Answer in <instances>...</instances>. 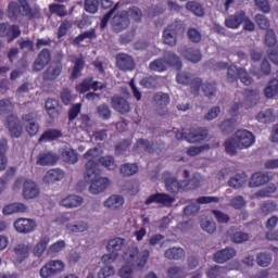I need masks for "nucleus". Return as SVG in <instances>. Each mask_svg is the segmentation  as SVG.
<instances>
[{
  "label": "nucleus",
  "instance_id": "obj_1",
  "mask_svg": "<svg viewBox=\"0 0 278 278\" xmlns=\"http://www.w3.org/2000/svg\"><path fill=\"white\" fill-rule=\"evenodd\" d=\"M150 252L149 250L138 251V248H130L124 254L123 261L125 265L118 270V276L122 278H131L134 277V268H144L147 260H149Z\"/></svg>",
  "mask_w": 278,
  "mask_h": 278
},
{
  "label": "nucleus",
  "instance_id": "obj_2",
  "mask_svg": "<svg viewBox=\"0 0 278 278\" xmlns=\"http://www.w3.org/2000/svg\"><path fill=\"white\" fill-rule=\"evenodd\" d=\"M254 143L255 135L247 129H240L235 134L233 138L225 142V149L229 155H236L238 149H249Z\"/></svg>",
  "mask_w": 278,
  "mask_h": 278
},
{
  "label": "nucleus",
  "instance_id": "obj_3",
  "mask_svg": "<svg viewBox=\"0 0 278 278\" xmlns=\"http://www.w3.org/2000/svg\"><path fill=\"white\" fill-rule=\"evenodd\" d=\"M204 179L200 174H194L189 184L186 180L177 181V179L170 174H165V188L168 192H179L180 190H194V188H199L202 186Z\"/></svg>",
  "mask_w": 278,
  "mask_h": 278
},
{
  "label": "nucleus",
  "instance_id": "obj_4",
  "mask_svg": "<svg viewBox=\"0 0 278 278\" xmlns=\"http://www.w3.org/2000/svg\"><path fill=\"white\" fill-rule=\"evenodd\" d=\"M85 181L90 184L89 192H91V194H101V192L108 190L112 184L110 179L101 177L99 170L92 172V169L85 172Z\"/></svg>",
  "mask_w": 278,
  "mask_h": 278
},
{
  "label": "nucleus",
  "instance_id": "obj_5",
  "mask_svg": "<svg viewBox=\"0 0 278 278\" xmlns=\"http://www.w3.org/2000/svg\"><path fill=\"white\" fill-rule=\"evenodd\" d=\"M168 66H173L174 68H181V60L177 54L173 52H167L164 54V59H159L150 63V70L155 71L156 73H164L168 68Z\"/></svg>",
  "mask_w": 278,
  "mask_h": 278
},
{
  "label": "nucleus",
  "instance_id": "obj_6",
  "mask_svg": "<svg viewBox=\"0 0 278 278\" xmlns=\"http://www.w3.org/2000/svg\"><path fill=\"white\" fill-rule=\"evenodd\" d=\"M140 16H142V11L138 8H132L128 12L115 15L112 21L113 28L115 31H123V29L129 27V17L134 18V21H140Z\"/></svg>",
  "mask_w": 278,
  "mask_h": 278
},
{
  "label": "nucleus",
  "instance_id": "obj_7",
  "mask_svg": "<svg viewBox=\"0 0 278 278\" xmlns=\"http://www.w3.org/2000/svg\"><path fill=\"white\" fill-rule=\"evenodd\" d=\"M125 244V240L122 238H115L109 241L106 245V251L109 254H104L101 258L103 264H114L116 260H118L119 254L118 251L123 249V245Z\"/></svg>",
  "mask_w": 278,
  "mask_h": 278
},
{
  "label": "nucleus",
  "instance_id": "obj_8",
  "mask_svg": "<svg viewBox=\"0 0 278 278\" xmlns=\"http://www.w3.org/2000/svg\"><path fill=\"white\" fill-rule=\"evenodd\" d=\"M59 225H64L65 229L71 233H84L88 231V222L79 220L76 223H71V215L64 214L56 218Z\"/></svg>",
  "mask_w": 278,
  "mask_h": 278
},
{
  "label": "nucleus",
  "instance_id": "obj_9",
  "mask_svg": "<svg viewBox=\"0 0 278 278\" xmlns=\"http://www.w3.org/2000/svg\"><path fill=\"white\" fill-rule=\"evenodd\" d=\"M66 264L62 260H51L40 269V277L50 278L64 273Z\"/></svg>",
  "mask_w": 278,
  "mask_h": 278
},
{
  "label": "nucleus",
  "instance_id": "obj_10",
  "mask_svg": "<svg viewBox=\"0 0 278 278\" xmlns=\"http://www.w3.org/2000/svg\"><path fill=\"white\" fill-rule=\"evenodd\" d=\"M184 34V28L179 22H175L167 26L163 33V42L169 47H175L177 45V36Z\"/></svg>",
  "mask_w": 278,
  "mask_h": 278
},
{
  "label": "nucleus",
  "instance_id": "obj_11",
  "mask_svg": "<svg viewBox=\"0 0 278 278\" xmlns=\"http://www.w3.org/2000/svg\"><path fill=\"white\" fill-rule=\"evenodd\" d=\"M9 14L11 18L18 17V14H22V16H29V14H31V9L29 8L27 0H18L17 3L11 2L9 4Z\"/></svg>",
  "mask_w": 278,
  "mask_h": 278
},
{
  "label": "nucleus",
  "instance_id": "obj_12",
  "mask_svg": "<svg viewBox=\"0 0 278 278\" xmlns=\"http://www.w3.org/2000/svg\"><path fill=\"white\" fill-rule=\"evenodd\" d=\"M13 227L17 233H31L38 228V223L31 218L21 217L14 222Z\"/></svg>",
  "mask_w": 278,
  "mask_h": 278
},
{
  "label": "nucleus",
  "instance_id": "obj_13",
  "mask_svg": "<svg viewBox=\"0 0 278 278\" xmlns=\"http://www.w3.org/2000/svg\"><path fill=\"white\" fill-rule=\"evenodd\" d=\"M238 76L244 86H251L253 84V78L249 76L244 68L239 70L236 65H231L228 68V80L233 81Z\"/></svg>",
  "mask_w": 278,
  "mask_h": 278
},
{
  "label": "nucleus",
  "instance_id": "obj_14",
  "mask_svg": "<svg viewBox=\"0 0 278 278\" xmlns=\"http://www.w3.org/2000/svg\"><path fill=\"white\" fill-rule=\"evenodd\" d=\"M102 151L100 148H93L88 150L85 154L84 157L88 161L86 164V170L85 173H88V169H91V173L99 170V161L98 157L101 155Z\"/></svg>",
  "mask_w": 278,
  "mask_h": 278
},
{
  "label": "nucleus",
  "instance_id": "obj_15",
  "mask_svg": "<svg viewBox=\"0 0 278 278\" xmlns=\"http://www.w3.org/2000/svg\"><path fill=\"white\" fill-rule=\"evenodd\" d=\"M207 137V130L199 129L193 130L189 134L184 131L176 132L177 140H187L188 142H201V140H205Z\"/></svg>",
  "mask_w": 278,
  "mask_h": 278
},
{
  "label": "nucleus",
  "instance_id": "obj_16",
  "mask_svg": "<svg viewBox=\"0 0 278 278\" xmlns=\"http://www.w3.org/2000/svg\"><path fill=\"white\" fill-rule=\"evenodd\" d=\"M59 205L65 207V210H75L84 205V198L77 194H68L60 200Z\"/></svg>",
  "mask_w": 278,
  "mask_h": 278
},
{
  "label": "nucleus",
  "instance_id": "obj_17",
  "mask_svg": "<svg viewBox=\"0 0 278 278\" xmlns=\"http://www.w3.org/2000/svg\"><path fill=\"white\" fill-rule=\"evenodd\" d=\"M124 205L125 197L121 194H112L103 202V206L111 212H117L118 210H123Z\"/></svg>",
  "mask_w": 278,
  "mask_h": 278
},
{
  "label": "nucleus",
  "instance_id": "obj_18",
  "mask_svg": "<svg viewBox=\"0 0 278 278\" xmlns=\"http://www.w3.org/2000/svg\"><path fill=\"white\" fill-rule=\"evenodd\" d=\"M7 127L12 138H21V136H23V125H21L18 117L10 115L7 118Z\"/></svg>",
  "mask_w": 278,
  "mask_h": 278
},
{
  "label": "nucleus",
  "instance_id": "obj_19",
  "mask_svg": "<svg viewBox=\"0 0 278 278\" xmlns=\"http://www.w3.org/2000/svg\"><path fill=\"white\" fill-rule=\"evenodd\" d=\"M23 123H25V128L28 136H37L40 131V126L36 123V114L28 113L23 116Z\"/></svg>",
  "mask_w": 278,
  "mask_h": 278
},
{
  "label": "nucleus",
  "instance_id": "obj_20",
  "mask_svg": "<svg viewBox=\"0 0 278 278\" xmlns=\"http://www.w3.org/2000/svg\"><path fill=\"white\" fill-rule=\"evenodd\" d=\"M24 199H38L40 197V188L34 180H26L23 186Z\"/></svg>",
  "mask_w": 278,
  "mask_h": 278
},
{
  "label": "nucleus",
  "instance_id": "obj_21",
  "mask_svg": "<svg viewBox=\"0 0 278 278\" xmlns=\"http://www.w3.org/2000/svg\"><path fill=\"white\" fill-rule=\"evenodd\" d=\"M245 20L247 13H244V11H239L236 14L227 16L225 20V25L229 29H238Z\"/></svg>",
  "mask_w": 278,
  "mask_h": 278
},
{
  "label": "nucleus",
  "instance_id": "obj_22",
  "mask_svg": "<svg viewBox=\"0 0 278 278\" xmlns=\"http://www.w3.org/2000/svg\"><path fill=\"white\" fill-rule=\"evenodd\" d=\"M151 203H159L161 205H165L166 207L173 205L175 203V198L166 194V193H155L150 195L146 200L147 205H151Z\"/></svg>",
  "mask_w": 278,
  "mask_h": 278
},
{
  "label": "nucleus",
  "instance_id": "obj_23",
  "mask_svg": "<svg viewBox=\"0 0 278 278\" xmlns=\"http://www.w3.org/2000/svg\"><path fill=\"white\" fill-rule=\"evenodd\" d=\"M65 173L63 169L53 168L49 169L43 177V182L48 186H53V184H58V181H62L65 177Z\"/></svg>",
  "mask_w": 278,
  "mask_h": 278
},
{
  "label": "nucleus",
  "instance_id": "obj_24",
  "mask_svg": "<svg viewBox=\"0 0 278 278\" xmlns=\"http://www.w3.org/2000/svg\"><path fill=\"white\" fill-rule=\"evenodd\" d=\"M102 88L103 84L100 81L92 83V78H87L76 87V90L80 92V94H84V92H88V90H101Z\"/></svg>",
  "mask_w": 278,
  "mask_h": 278
},
{
  "label": "nucleus",
  "instance_id": "obj_25",
  "mask_svg": "<svg viewBox=\"0 0 278 278\" xmlns=\"http://www.w3.org/2000/svg\"><path fill=\"white\" fill-rule=\"evenodd\" d=\"M116 62L118 68L121 71H134L136 63L134 62V59L129 56L128 54H118L116 56Z\"/></svg>",
  "mask_w": 278,
  "mask_h": 278
},
{
  "label": "nucleus",
  "instance_id": "obj_26",
  "mask_svg": "<svg viewBox=\"0 0 278 278\" xmlns=\"http://www.w3.org/2000/svg\"><path fill=\"white\" fill-rule=\"evenodd\" d=\"M49 62H51V53L49 50H42L34 63V71H42Z\"/></svg>",
  "mask_w": 278,
  "mask_h": 278
},
{
  "label": "nucleus",
  "instance_id": "obj_27",
  "mask_svg": "<svg viewBox=\"0 0 278 278\" xmlns=\"http://www.w3.org/2000/svg\"><path fill=\"white\" fill-rule=\"evenodd\" d=\"M62 74V63H52L46 71L43 78L50 81L58 79Z\"/></svg>",
  "mask_w": 278,
  "mask_h": 278
},
{
  "label": "nucleus",
  "instance_id": "obj_28",
  "mask_svg": "<svg viewBox=\"0 0 278 278\" xmlns=\"http://www.w3.org/2000/svg\"><path fill=\"white\" fill-rule=\"evenodd\" d=\"M112 105L113 109L116 110V112H119L121 114H127V112L131 110L127 100L118 97L112 98Z\"/></svg>",
  "mask_w": 278,
  "mask_h": 278
},
{
  "label": "nucleus",
  "instance_id": "obj_29",
  "mask_svg": "<svg viewBox=\"0 0 278 278\" xmlns=\"http://www.w3.org/2000/svg\"><path fill=\"white\" fill-rule=\"evenodd\" d=\"M56 162H58V155L51 152H48V153H41L38 156L36 164H38L39 166H53V164H55Z\"/></svg>",
  "mask_w": 278,
  "mask_h": 278
},
{
  "label": "nucleus",
  "instance_id": "obj_30",
  "mask_svg": "<svg viewBox=\"0 0 278 278\" xmlns=\"http://www.w3.org/2000/svg\"><path fill=\"white\" fill-rule=\"evenodd\" d=\"M0 36H12L9 41L14 40L21 36V29L17 26H8V24H0Z\"/></svg>",
  "mask_w": 278,
  "mask_h": 278
},
{
  "label": "nucleus",
  "instance_id": "obj_31",
  "mask_svg": "<svg viewBox=\"0 0 278 278\" xmlns=\"http://www.w3.org/2000/svg\"><path fill=\"white\" fill-rule=\"evenodd\" d=\"M235 255H236V251L231 248H228V249H224L222 251H218L214 255V260L218 264H224V262H227L228 260H231V257H233Z\"/></svg>",
  "mask_w": 278,
  "mask_h": 278
},
{
  "label": "nucleus",
  "instance_id": "obj_32",
  "mask_svg": "<svg viewBox=\"0 0 278 278\" xmlns=\"http://www.w3.org/2000/svg\"><path fill=\"white\" fill-rule=\"evenodd\" d=\"M46 110L51 118H58L60 116V102L54 99H48L46 101Z\"/></svg>",
  "mask_w": 278,
  "mask_h": 278
},
{
  "label": "nucleus",
  "instance_id": "obj_33",
  "mask_svg": "<svg viewBox=\"0 0 278 278\" xmlns=\"http://www.w3.org/2000/svg\"><path fill=\"white\" fill-rule=\"evenodd\" d=\"M29 251H31V247L26 244H18L17 247H15V262L20 263L23 262V260H27V257H29Z\"/></svg>",
  "mask_w": 278,
  "mask_h": 278
},
{
  "label": "nucleus",
  "instance_id": "obj_34",
  "mask_svg": "<svg viewBox=\"0 0 278 278\" xmlns=\"http://www.w3.org/2000/svg\"><path fill=\"white\" fill-rule=\"evenodd\" d=\"M18 212H27V205L24 203H12L3 207L2 213L4 216L16 214Z\"/></svg>",
  "mask_w": 278,
  "mask_h": 278
},
{
  "label": "nucleus",
  "instance_id": "obj_35",
  "mask_svg": "<svg viewBox=\"0 0 278 278\" xmlns=\"http://www.w3.org/2000/svg\"><path fill=\"white\" fill-rule=\"evenodd\" d=\"M181 55L189 62L195 64L197 62H201V51L194 48H188L186 51L181 52Z\"/></svg>",
  "mask_w": 278,
  "mask_h": 278
},
{
  "label": "nucleus",
  "instance_id": "obj_36",
  "mask_svg": "<svg viewBox=\"0 0 278 278\" xmlns=\"http://www.w3.org/2000/svg\"><path fill=\"white\" fill-rule=\"evenodd\" d=\"M49 242H50L49 237H42L33 250L34 256L42 257V254L45 253V251H47V247L49 245Z\"/></svg>",
  "mask_w": 278,
  "mask_h": 278
},
{
  "label": "nucleus",
  "instance_id": "obj_37",
  "mask_svg": "<svg viewBox=\"0 0 278 278\" xmlns=\"http://www.w3.org/2000/svg\"><path fill=\"white\" fill-rule=\"evenodd\" d=\"M269 179L270 178L268 177V175L263 173H256L252 176L250 180V186L251 188H257L260 186H264V184H266V181H268Z\"/></svg>",
  "mask_w": 278,
  "mask_h": 278
},
{
  "label": "nucleus",
  "instance_id": "obj_38",
  "mask_svg": "<svg viewBox=\"0 0 278 278\" xmlns=\"http://www.w3.org/2000/svg\"><path fill=\"white\" fill-rule=\"evenodd\" d=\"M278 94V79H274L268 83L267 87L265 88V97L267 99H273V97H277Z\"/></svg>",
  "mask_w": 278,
  "mask_h": 278
},
{
  "label": "nucleus",
  "instance_id": "obj_39",
  "mask_svg": "<svg viewBox=\"0 0 278 278\" xmlns=\"http://www.w3.org/2000/svg\"><path fill=\"white\" fill-rule=\"evenodd\" d=\"M185 255L186 252H184V249L181 248H172L165 252V257L168 260H181Z\"/></svg>",
  "mask_w": 278,
  "mask_h": 278
},
{
  "label": "nucleus",
  "instance_id": "obj_40",
  "mask_svg": "<svg viewBox=\"0 0 278 278\" xmlns=\"http://www.w3.org/2000/svg\"><path fill=\"white\" fill-rule=\"evenodd\" d=\"M62 156L64 162H67V164H77V162L79 161V156H77V152H75V150L73 149H66L62 153Z\"/></svg>",
  "mask_w": 278,
  "mask_h": 278
},
{
  "label": "nucleus",
  "instance_id": "obj_41",
  "mask_svg": "<svg viewBox=\"0 0 278 278\" xmlns=\"http://www.w3.org/2000/svg\"><path fill=\"white\" fill-rule=\"evenodd\" d=\"M58 138H62V131L50 129L40 137L39 142H45L47 140H58Z\"/></svg>",
  "mask_w": 278,
  "mask_h": 278
},
{
  "label": "nucleus",
  "instance_id": "obj_42",
  "mask_svg": "<svg viewBox=\"0 0 278 278\" xmlns=\"http://www.w3.org/2000/svg\"><path fill=\"white\" fill-rule=\"evenodd\" d=\"M256 118L257 121H260V123H270L275 121V114L273 113V109L262 111L257 114Z\"/></svg>",
  "mask_w": 278,
  "mask_h": 278
},
{
  "label": "nucleus",
  "instance_id": "obj_43",
  "mask_svg": "<svg viewBox=\"0 0 278 278\" xmlns=\"http://www.w3.org/2000/svg\"><path fill=\"white\" fill-rule=\"evenodd\" d=\"M186 9L189 10V12L194 13L195 16H203V14H205L203 7L194 1H189Z\"/></svg>",
  "mask_w": 278,
  "mask_h": 278
},
{
  "label": "nucleus",
  "instance_id": "obj_44",
  "mask_svg": "<svg viewBox=\"0 0 278 278\" xmlns=\"http://www.w3.org/2000/svg\"><path fill=\"white\" fill-rule=\"evenodd\" d=\"M245 184H247V178L244 176L236 175L229 180L228 186H230V188L238 189V188H242V186Z\"/></svg>",
  "mask_w": 278,
  "mask_h": 278
},
{
  "label": "nucleus",
  "instance_id": "obj_45",
  "mask_svg": "<svg viewBox=\"0 0 278 278\" xmlns=\"http://www.w3.org/2000/svg\"><path fill=\"white\" fill-rule=\"evenodd\" d=\"M121 173L126 177H131V175H136V173H138V165L129 163L124 164L121 167Z\"/></svg>",
  "mask_w": 278,
  "mask_h": 278
},
{
  "label": "nucleus",
  "instance_id": "obj_46",
  "mask_svg": "<svg viewBox=\"0 0 278 278\" xmlns=\"http://www.w3.org/2000/svg\"><path fill=\"white\" fill-rule=\"evenodd\" d=\"M265 45L267 47H274L277 48L278 43H277V36L275 35V30H267V34L265 36Z\"/></svg>",
  "mask_w": 278,
  "mask_h": 278
},
{
  "label": "nucleus",
  "instance_id": "obj_47",
  "mask_svg": "<svg viewBox=\"0 0 278 278\" xmlns=\"http://www.w3.org/2000/svg\"><path fill=\"white\" fill-rule=\"evenodd\" d=\"M154 101H156L160 108H166L168 103H170V97L166 93H156L154 97Z\"/></svg>",
  "mask_w": 278,
  "mask_h": 278
},
{
  "label": "nucleus",
  "instance_id": "obj_48",
  "mask_svg": "<svg viewBox=\"0 0 278 278\" xmlns=\"http://www.w3.org/2000/svg\"><path fill=\"white\" fill-rule=\"evenodd\" d=\"M201 228L203 231H206V233H214V231H216V223L212 219L202 220Z\"/></svg>",
  "mask_w": 278,
  "mask_h": 278
},
{
  "label": "nucleus",
  "instance_id": "obj_49",
  "mask_svg": "<svg viewBox=\"0 0 278 278\" xmlns=\"http://www.w3.org/2000/svg\"><path fill=\"white\" fill-rule=\"evenodd\" d=\"M116 273V269H114V266H104L102 267L98 273V278H108L114 276Z\"/></svg>",
  "mask_w": 278,
  "mask_h": 278
},
{
  "label": "nucleus",
  "instance_id": "obj_50",
  "mask_svg": "<svg viewBox=\"0 0 278 278\" xmlns=\"http://www.w3.org/2000/svg\"><path fill=\"white\" fill-rule=\"evenodd\" d=\"M99 162L100 164H102V166H105V168H108L109 170H114V168H116V162L112 156L101 157Z\"/></svg>",
  "mask_w": 278,
  "mask_h": 278
},
{
  "label": "nucleus",
  "instance_id": "obj_51",
  "mask_svg": "<svg viewBox=\"0 0 278 278\" xmlns=\"http://www.w3.org/2000/svg\"><path fill=\"white\" fill-rule=\"evenodd\" d=\"M66 249V241L60 240L49 247V253L55 254Z\"/></svg>",
  "mask_w": 278,
  "mask_h": 278
},
{
  "label": "nucleus",
  "instance_id": "obj_52",
  "mask_svg": "<svg viewBox=\"0 0 278 278\" xmlns=\"http://www.w3.org/2000/svg\"><path fill=\"white\" fill-rule=\"evenodd\" d=\"M85 10L90 14H96L97 10H99V0H86Z\"/></svg>",
  "mask_w": 278,
  "mask_h": 278
},
{
  "label": "nucleus",
  "instance_id": "obj_53",
  "mask_svg": "<svg viewBox=\"0 0 278 278\" xmlns=\"http://www.w3.org/2000/svg\"><path fill=\"white\" fill-rule=\"evenodd\" d=\"M252 73L257 77H263V75H270V63H268V61H263L261 71L256 72L252 70Z\"/></svg>",
  "mask_w": 278,
  "mask_h": 278
},
{
  "label": "nucleus",
  "instance_id": "obj_54",
  "mask_svg": "<svg viewBox=\"0 0 278 278\" xmlns=\"http://www.w3.org/2000/svg\"><path fill=\"white\" fill-rule=\"evenodd\" d=\"M49 10L51 14H58V16H66V9L62 4H50Z\"/></svg>",
  "mask_w": 278,
  "mask_h": 278
},
{
  "label": "nucleus",
  "instance_id": "obj_55",
  "mask_svg": "<svg viewBox=\"0 0 278 278\" xmlns=\"http://www.w3.org/2000/svg\"><path fill=\"white\" fill-rule=\"evenodd\" d=\"M256 262L258 266H263L264 268H266V266H268L270 262H273V257H270V255L268 254L261 253L257 255Z\"/></svg>",
  "mask_w": 278,
  "mask_h": 278
},
{
  "label": "nucleus",
  "instance_id": "obj_56",
  "mask_svg": "<svg viewBox=\"0 0 278 278\" xmlns=\"http://www.w3.org/2000/svg\"><path fill=\"white\" fill-rule=\"evenodd\" d=\"M231 240L232 242H235L236 244H242V242H247V240H249V235L244 233V232H235L231 236Z\"/></svg>",
  "mask_w": 278,
  "mask_h": 278
},
{
  "label": "nucleus",
  "instance_id": "obj_57",
  "mask_svg": "<svg viewBox=\"0 0 278 278\" xmlns=\"http://www.w3.org/2000/svg\"><path fill=\"white\" fill-rule=\"evenodd\" d=\"M81 68H84V60L78 59L75 62L74 68L72 71V79H77V77H79V73H81Z\"/></svg>",
  "mask_w": 278,
  "mask_h": 278
},
{
  "label": "nucleus",
  "instance_id": "obj_58",
  "mask_svg": "<svg viewBox=\"0 0 278 278\" xmlns=\"http://www.w3.org/2000/svg\"><path fill=\"white\" fill-rule=\"evenodd\" d=\"M255 21L261 29H268V27H270V22H268V18H266L265 15L257 14Z\"/></svg>",
  "mask_w": 278,
  "mask_h": 278
},
{
  "label": "nucleus",
  "instance_id": "obj_59",
  "mask_svg": "<svg viewBox=\"0 0 278 278\" xmlns=\"http://www.w3.org/2000/svg\"><path fill=\"white\" fill-rule=\"evenodd\" d=\"M177 81L178 84H181L182 86H188L190 81H192V76L188 73L181 72L177 74Z\"/></svg>",
  "mask_w": 278,
  "mask_h": 278
},
{
  "label": "nucleus",
  "instance_id": "obj_60",
  "mask_svg": "<svg viewBox=\"0 0 278 278\" xmlns=\"http://www.w3.org/2000/svg\"><path fill=\"white\" fill-rule=\"evenodd\" d=\"M14 106L10 100H0V114H5L8 112H12Z\"/></svg>",
  "mask_w": 278,
  "mask_h": 278
},
{
  "label": "nucleus",
  "instance_id": "obj_61",
  "mask_svg": "<svg viewBox=\"0 0 278 278\" xmlns=\"http://www.w3.org/2000/svg\"><path fill=\"white\" fill-rule=\"evenodd\" d=\"M231 205L235 207V210H242V207L247 205V202L244 201V198L238 195L231 200Z\"/></svg>",
  "mask_w": 278,
  "mask_h": 278
},
{
  "label": "nucleus",
  "instance_id": "obj_62",
  "mask_svg": "<svg viewBox=\"0 0 278 278\" xmlns=\"http://www.w3.org/2000/svg\"><path fill=\"white\" fill-rule=\"evenodd\" d=\"M188 37L191 40V42H199L202 38L201 33L197 30V28H190L188 30Z\"/></svg>",
  "mask_w": 278,
  "mask_h": 278
},
{
  "label": "nucleus",
  "instance_id": "obj_63",
  "mask_svg": "<svg viewBox=\"0 0 278 278\" xmlns=\"http://www.w3.org/2000/svg\"><path fill=\"white\" fill-rule=\"evenodd\" d=\"M213 214L217 220V223H229V215L222 211H213Z\"/></svg>",
  "mask_w": 278,
  "mask_h": 278
},
{
  "label": "nucleus",
  "instance_id": "obj_64",
  "mask_svg": "<svg viewBox=\"0 0 278 278\" xmlns=\"http://www.w3.org/2000/svg\"><path fill=\"white\" fill-rule=\"evenodd\" d=\"M182 271L179 267H172L168 270V277L169 278H181Z\"/></svg>",
  "mask_w": 278,
  "mask_h": 278
}]
</instances>
